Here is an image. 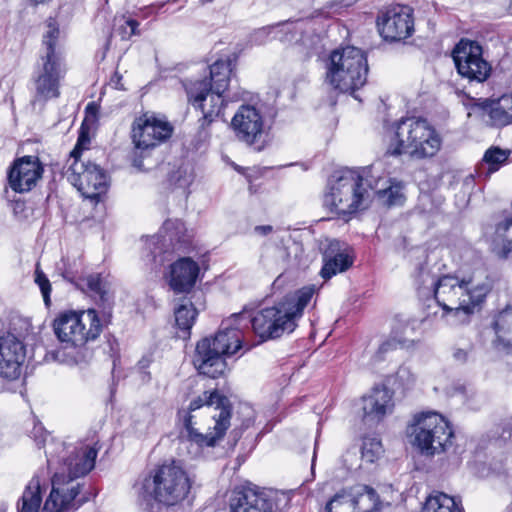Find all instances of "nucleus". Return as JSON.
<instances>
[{
	"instance_id": "obj_1",
	"label": "nucleus",
	"mask_w": 512,
	"mask_h": 512,
	"mask_svg": "<svg viewBox=\"0 0 512 512\" xmlns=\"http://www.w3.org/2000/svg\"><path fill=\"white\" fill-rule=\"evenodd\" d=\"M47 463L54 469L51 491L42 512H69L81 506L86 498H78L82 484L78 478L87 475L95 465L98 449L86 444L49 443Z\"/></svg>"
},
{
	"instance_id": "obj_2",
	"label": "nucleus",
	"mask_w": 512,
	"mask_h": 512,
	"mask_svg": "<svg viewBox=\"0 0 512 512\" xmlns=\"http://www.w3.org/2000/svg\"><path fill=\"white\" fill-rule=\"evenodd\" d=\"M231 405L216 390L205 391L177 413L179 438L199 448L214 447L230 427Z\"/></svg>"
},
{
	"instance_id": "obj_3",
	"label": "nucleus",
	"mask_w": 512,
	"mask_h": 512,
	"mask_svg": "<svg viewBox=\"0 0 512 512\" xmlns=\"http://www.w3.org/2000/svg\"><path fill=\"white\" fill-rule=\"evenodd\" d=\"M433 293L437 303L447 312H453L465 322L480 309L493 288V280L484 270H476L459 278L454 275L439 277Z\"/></svg>"
},
{
	"instance_id": "obj_4",
	"label": "nucleus",
	"mask_w": 512,
	"mask_h": 512,
	"mask_svg": "<svg viewBox=\"0 0 512 512\" xmlns=\"http://www.w3.org/2000/svg\"><path fill=\"white\" fill-rule=\"evenodd\" d=\"M316 288L305 286L270 307L259 310L252 318L245 313L234 314V320L243 321L245 327L252 325L254 333L262 341L277 339L283 334L292 333L297 327L305 307L311 301Z\"/></svg>"
},
{
	"instance_id": "obj_5",
	"label": "nucleus",
	"mask_w": 512,
	"mask_h": 512,
	"mask_svg": "<svg viewBox=\"0 0 512 512\" xmlns=\"http://www.w3.org/2000/svg\"><path fill=\"white\" fill-rule=\"evenodd\" d=\"M374 168L343 169L335 172L328 181L324 206L343 219L367 209L372 202Z\"/></svg>"
},
{
	"instance_id": "obj_6",
	"label": "nucleus",
	"mask_w": 512,
	"mask_h": 512,
	"mask_svg": "<svg viewBox=\"0 0 512 512\" xmlns=\"http://www.w3.org/2000/svg\"><path fill=\"white\" fill-rule=\"evenodd\" d=\"M243 321L234 320V314L222 321L213 337L200 340L196 345L193 363L200 374L210 378L223 376L228 370L226 357L244 347Z\"/></svg>"
},
{
	"instance_id": "obj_7",
	"label": "nucleus",
	"mask_w": 512,
	"mask_h": 512,
	"mask_svg": "<svg viewBox=\"0 0 512 512\" xmlns=\"http://www.w3.org/2000/svg\"><path fill=\"white\" fill-rule=\"evenodd\" d=\"M135 488L147 507L153 502L174 506L187 497L191 480L179 462L171 461L152 470Z\"/></svg>"
},
{
	"instance_id": "obj_8",
	"label": "nucleus",
	"mask_w": 512,
	"mask_h": 512,
	"mask_svg": "<svg viewBox=\"0 0 512 512\" xmlns=\"http://www.w3.org/2000/svg\"><path fill=\"white\" fill-rule=\"evenodd\" d=\"M231 72V60L220 59L210 66L209 80H188L183 83L189 103L203 114L200 120L202 128L220 115L224 107L223 93L228 88Z\"/></svg>"
},
{
	"instance_id": "obj_9",
	"label": "nucleus",
	"mask_w": 512,
	"mask_h": 512,
	"mask_svg": "<svg viewBox=\"0 0 512 512\" xmlns=\"http://www.w3.org/2000/svg\"><path fill=\"white\" fill-rule=\"evenodd\" d=\"M47 31L43 35L44 52L37 62L33 74V103L45 102L60 95V81L65 75V66L60 52L56 49L59 28L54 19L47 21Z\"/></svg>"
},
{
	"instance_id": "obj_10",
	"label": "nucleus",
	"mask_w": 512,
	"mask_h": 512,
	"mask_svg": "<svg viewBox=\"0 0 512 512\" xmlns=\"http://www.w3.org/2000/svg\"><path fill=\"white\" fill-rule=\"evenodd\" d=\"M441 143L438 132L427 120L405 118L397 123L387 154L399 156L406 153L414 159L431 158L438 153Z\"/></svg>"
},
{
	"instance_id": "obj_11",
	"label": "nucleus",
	"mask_w": 512,
	"mask_h": 512,
	"mask_svg": "<svg viewBox=\"0 0 512 512\" xmlns=\"http://www.w3.org/2000/svg\"><path fill=\"white\" fill-rule=\"evenodd\" d=\"M367 75V57L361 49L347 46L331 52L325 79L333 89L353 94L365 85Z\"/></svg>"
},
{
	"instance_id": "obj_12",
	"label": "nucleus",
	"mask_w": 512,
	"mask_h": 512,
	"mask_svg": "<svg viewBox=\"0 0 512 512\" xmlns=\"http://www.w3.org/2000/svg\"><path fill=\"white\" fill-rule=\"evenodd\" d=\"M408 433L412 446L426 457L444 453L453 445L454 432L449 421L435 411L415 414Z\"/></svg>"
},
{
	"instance_id": "obj_13",
	"label": "nucleus",
	"mask_w": 512,
	"mask_h": 512,
	"mask_svg": "<svg viewBox=\"0 0 512 512\" xmlns=\"http://www.w3.org/2000/svg\"><path fill=\"white\" fill-rule=\"evenodd\" d=\"M54 331L62 343L80 347L100 335L102 323L99 313L95 309H88L80 313L70 312L60 315L54 321Z\"/></svg>"
},
{
	"instance_id": "obj_14",
	"label": "nucleus",
	"mask_w": 512,
	"mask_h": 512,
	"mask_svg": "<svg viewBox=\"0 0 512 512\" xmlns=\"http://www.w3.org/2000/svg\"><path fill=\"white\" fill-rule=\"evenodd\" d=\"M171 125L154 116L144 114L138 117L132 126V140L135 145L133 166L139 170L147 169L140 158H144L150 149L167 140L172 134Z\"/></svg>"
},
{
	"instance_id": "obj_15",
	"label": "nucleus",
	"mask_w": 512,
	"mask_h": 512,
	"mask_svg": "<svg viewBox=\"0 0 512 512\" xmlns=\"http://www.w3.org/2000/svg\"><path fill=\"white\" fill-rule=\"evenodd\" d=\"M79 137L77 145L81 142ZM73 162L68 169L69 181L87 198H95L106 191L108 176L97 164L79 159L78 146L70 153Z\"/></svg>"
},
{
	"instance_id": "obj_16",
	"label": "nucleus",
	"mask_w": 512,
	"mask_h": 512,
	"mask_svg": "<svg viewBox=\"0 0 512 512\" xmlns=\"http://www.w3.org/2000/svg\"><path fill=\"white\" fill-rule=\"evenodd\" d=\"M231 127L236 138L261 151L267 143V127L264 116L252 105L239 107L231 120Z\"/></svg>"
},
{
	"instance_id": "obj_17",
	"label": "nucleus",
	"mask_w": 512,
	"mask_h": 512,
	"mask_svg": "<svg viewBox=\"0 0 512 512\" xmlns=\"http://www.w3.org/2000/svg\"><path fill=\"white\" fill-rule=\"evenodd\" d=\"M452 56L458 73L469 81L482 83L491 74V65L483 58V49L476 41L461 39Z\"/></svg>"
},
{
	"instance_id": "obj_18",
	"label": "nucleus",
	"mask_w": 512,
	"mask_h": 512,
	"mask_svg": "<svg viewBox=\"0 0 512 512\" xmlns=\"http://www.w3.org/2000/svg\"><path fill=\"white\" fill-rule=\"evenodd\" d=\"M190 244V236L184 223L179 219L167 220L164 222L160 233L146 239V248L150 251L152 259L162 252L185 251Z\"/></svg>"
},
{
	"instance_id": "obj_19",
	"label": "nucleus",
	"mask_w": 512,
	"mask_h": 512,
	"mask_svg": "<svg viewBox=\"0 0 512 512\" xmlns=\"http://www.w3.org/2000/svg\"><path fill=\"white\" fill-rule=\"evenodd\" d=\"M412 12V9L405 5H397L387 9L377 19L380 35L389 41H400L408 38L414 31Z\"/></svg>"
},
{
	"instance_id": "obj_20",
	"label": "nucleus",
	"mask_w": 512,
	"mask_h": 512,
	"mask_svg": "<svg viewBox=\"0 0 512 512\" xmlns=\"http://www.w3.org/2000/svg\"><path fill=\"white\" fill-rule=\"evenodd\" d=\"M321 250L323 266L320 275L325 280L346 271L353 264L352 249L345 242L337 239H326L322 243Z\"/></svg>"
},
{
	"instance_id": "obj_21",
	"label": "nucleus",
	"mask_w": 512,
	"mask_h": 512,
	"mask_svg": "<svg viewBox=\"0 0 512 512\" xmlns=\"http://www.w3.org/2000/svg\"><path fill=\"white\" fill-rule=\"evenodd\" d=\"M43 166L35 156H24L14 161L8 173L11 189L17 193L31 191L42 177Z\"/></svg>"
},
{
	"instance_id": "obj_22",
	"label": "nucleus",
	"mask_w": 512,
	"mask_h": 512,
	"mask_svg": "<svg viewBox=\"0 0 512 512\" xmlns=\"http://www.w3.org/2000/svg\"><path fill=\"white\" fill-rule=\"evenodd\" d=\"M25 359V348L22 342L13 334L0 337V375L14 380L21 374Z\"/></svg>"
},
{
	"instance_id": "obj_23",
	"label": "nucleus",
	"mask_w": 512,
	"mask_h": 512,
	"mask_svg": "<svg viewBox=\"0 0 512 512\" xmlns=\"http://www.w3.org/2000/svg\"><path fill=\"white\" fill-rule=\"evenodd\" d=\"M394 408L393 392L387 387H375L362 398V419L372 426L379 423Z\"/></svg>"
},
{
	"instance_id": "obj_24",
	"label": "nucleus",
	"mask_w": 512,
	"mask_h": 512,
	"mask_svg": "<svg viewBox=\"0 0 512 512\" xmlns=\"http://www.w3.org/2000/svg\"><path fill=\"white\" fill-rule=\"evenodd\" d=\"M274 500L264 491L249 487L235 488L231 493V512H274Z\"/></svg>"
},
{
	"instance_id": "obj_25",
	"label": "nucleus",
	"mask_w": 512,
	"mask_h": 512,
	"mask_svg": "<svg viewBox=\"0 0 512 512\" xmlns=\"http://www.w3.org/2000/svg\"><path fill=\"white\" fill-rule=\"evenodd\" d=\"M81 288L88 293L101 308L104 322H109L112 316L113 293L106 280L100 274H89L81 279Z\"/></svg>"
},
{
	"instance_id": "obj_26",
	"label": "nucleus",
	"mask_w": 512,
	"mask_h": 512,
	"mask_svg": "<svg viewBox=\"0 0 512 512\" xmlns=\"http://www.w3.org/2000/svg\"><path fill=\"white\" fill-rule=\"evenodd\" d=\"M199 265L189 257H182L170 266L169 285L176 293H187L195 285Z\"/></svg>"
},
{
	"instance_id": "obj_27",
	"label": "nucleus",
	"mask_w": 512,
	"mask_h": 512,
	"mask_svg": "<svg viewBox=\"0 0 512 512\" xmlns=\"http://www.w3.org/2000/svg\"><path fill=\"white\" fill-rule=\"evenodd\" d=\"M375 178L372 179V199L377 196L386 206H402L406 200L404 183L395 178L381 176L374 170Z\"/></svg>"
},
{
	"instance_id": "obj_28",
	"label": "nucleus",
	"mask_w": 512,
	"mask_h": 512,
	"mask_svg": "<svg viewBox=\"0 0 512 512\" xmlns=\"http://www.w3.org/2000/svg\"><path fill=\"white\" fill-rule=\"evenodd\" d=\"M378 500L376 491L367 485L357 484L349 489H343L336 493L326 504V512H332L335 503L349 504L353 509L360 508V504L369 508L374 506Z\"/></svg>"
},
{
	"instance_id": "obj_29",
	"label": "nucleus",
	"mask_w": 512,
	"mask_h": 512,
	"mask_svg": "<svg viewBox=\"0 0 512 512\" xmlns=\"http://www.w3.org/2000/svg\"><path fill=\"white\" fill-rule=\"evenodd\" d=\"M478 105L484 114L488 116L486 122L491 126L502 127L512 123V114L508 107L503 105V96L496 100H480Z\"/></svg>"
},
{
	"instance_id": "obj_30",
	"label": "nucleus",
	"mask_w": 512,
	"mask_h": 512,
	"mask_svg": "<svg viewBox=\"0 0 512 512\" xmlns=\"http://www.w3.org/2000/svg\"><path fill=\"white\" fill-rule=\"evenodd\" d=\"M42 503V486L39 476H33L17 502V512H39Z\"/></svg>"
},
{
	"instance_id": "obj_31",
	"label": "nucleus",
	"mask_w": 512,
	"mask_h": 512,
	"mask_svg": "<svg viewBox=\"0 0 512 512\" xmlns=\"http://www.w3.org/2000/svg\"><path fill=\"white\" fill-rule=\"evenodd\" d=\"M422 512H463V510L454 497L436 492L426 499Z\"/></svg>"
},
{
	"instance_id": "obj_32",
	"label": "nucleus",
	"mask_w": 512,
	"mask_h": 512,
	"mask_svg": "<svg viewBox=\"0 0 512 512\" xmlns=\"http://www.w3.org/2000/svg\"><path fill=\"white\" fill-rule=\"evenodd\" d=\"M303 20L285 21L276 24L275 39L284 44H292L301 40L304 32Z\"/></svg>"
},
{
	"instance_id": "obj_33",
	"label": "nucleus",
	"mask_w": 512,
	"mask_h": 512,
	"mask_svg": "<svg viewBox=\"0 0 512 512\" xmlns=\"http://www.w3.org/2000/svg\"><path fill=\"white\" fill-rule=\"evenodd\" d=\"M493 327L499 341L512 349V307L497 315Z\"/></svg>"
},
{
	"instance_id": "obj_34",
	"label": "nucleus",
	"mask_w": 512,
	"mask_h": 512,
	"mask_svg": "<svg viewBox=\"0 0 512 512\" xmlns=\"http://www.w3.org/2000/svg\"><path fill=\"white\" fill-rule=\"evenodd\" d=\"M413 277L417 289L424 295L434 293L439 278L431 272L425 263H420L416 267Z\"/></svg>"
},
{
	"instance_id": "obj_35",
	"label": "nucleus",
	"mask_w": 512,
	"mask_h": 512,
	"mask_svg": "<svg viewBox=\"0 0 512 512\" xmlns=\"http://www.w3.org/2000/svg\"><path fill=\"white\" fill-rule=\"evenodd\" d=\"M174 314L178 328L189 334L197 317V310L193 304L184 299L182 303L175 308Z\"/></svg>"
},
{
	"instance_id": "obj_36",
	"label": "nucleus",
	"mask_w": 512,
	"mask_h": 512,
	"mask_svg": "<svg viewBox=\"0 0 512 512\" xmlns=\"http://www.w3.org/2000/svg\"><path fill=\"white\" fill-rule=\"evenodd\" d=\"M382 444L377 437H364L361 446L362 459L368 463H374L382 454Z\"/></svg>"
},
{
	"instance_id": "obj_37",
	"label": "nucleus",
	"mask_w": 512,
	"mask_h": 512,
	"mask_svg": "<svg viewBox=\"0 0 512 512\" xmlns=\"http://www.w3.org/2000/svg\"><path fill=\"white\" fill-rule=\"evenodd\" d=\"M194 170L190 164H183L172 173L170 180L178 188L186 190L194 181Z\"/></svg>"
},
{
	"instance_id": "obj_38",
	"label": "nucleus",
	"mask_w": 512,
	"mask_h": 512,
	"mask_svg": "<svg viewBox=\"0 0 512 512\" xmlns=\"http://www.w3.org/2000/svg\"><path fill=\"white\" fill-rule=\"evenodd\" d=\"M508 157V151L500 149L499 147H491L485 152L483 161L489 165V173H493L507 161Z\"/></svg>"
},
{
	"instance_id": "obj_39",
	"label": "nucleus",
	"mask_w": 512,
	"mask_h": 512,
	"mask_svg": "<svg viewBox=\"0 0 512 512\" xmlns=\"http://www.w3.org/2000/svg\"><path fill=\"white\" fill-rule=\"evenodd\" d=\"M34 282L39 287V289L41 291V294H42V297H43L46 307H49L50 303H51L50 294H51L52 287H51V283H50L49 279L47 278L45 273L41 270L39 264L36 265V269L34 272Z\"/></svg>"
},
{
	"instance_id": "obj_40",
	"label": "nucleus",
	"mask_w": 512,
	"mask_h": 512,
	"mask_svg": "<svg viewBox=\"0 0 512 512\" xmlns=\"http://www.w3.org/2000/svg\"><path fill=\"white\" fill-rule=\"evenodd\" d=\"M139 22L128 18L125 19L124 17L121 18L118 23H116L115 33L120 35V37L123 40L129 39L133 35H139L140 31L138 30Z\"/></svg>"
},
{
	"instance_id": "obj_41",
	"label": "nucleus",
	"mask_w": 512,
	"mask_h": 512,
	"mask_svg": "<svg viewBox=\"0 0 512 512\" xmlns=\"http://www.w3.org/2000/svg\"><path fill=\"white\" fill-rule=\"evenodd\" d=\"M276 24L261 27L252 34V42L257 45H263L271 39H275Z\"/></svg>"
},
{
	"instance_id": "obj_42",
	"label": "nucleus",
	"mask_w": 512,
	"mask_h": 512,
	"mask_svg": "<svg viewBox=\"0 0 512 512\" xmlns=\"http://www.w3.org/2000/svg\"><path fill=\"white\" fill-rule=\"evenodd\" d=\"M416 377L408 366H400L395 374V381L402 388H409L415 383Z\"/></svg>"
},
{
	"instance_id": "obj_43",
	"label": "nucleus",
	"mask_w": 512,
	"mask_h": 512,
	"mask_svg": "<svg viewBox=\"0 0 512 512\" xmlns=\"http://www.w3.org/2000/svg\"><path fill=\"white\" fill-rule=\"evenodd\" d=\"M405 345V342L400 340V339H396V338H390V339H387L386 341H384L378 348V351L376 353V358L377 360H381L383 358V355L388 352V351H391V350H394L396 349L398 346H404Z\"/></svg>"
},
{
	"instance_id": "obj_44",
	"label": "nucleus",
	"mask_w": 512,
	"mask_h": 512,
	"mask_svg": "<svg viewBox=\"0 0 512 512\" xmlns=\"http://www.w3.org/2000/svg\"><path fill=\"white\" fill-rule=\"evenodd\" d=\"M493 253L502 260H506L512 256V241L504 240L499 244L494 245Z\"/></svg>"
},
{
	"instance_id": "obj_45",
	"label": "nucleus",
	"mask_w": 512,
	"mask_h": 512,
	"mask_svg": "<svg viewBox=\"0 0 512 512\" xmlns=\"http://www.w3.org/2000/svg\"><path fill=\"white\" fill-rule=\"evenodd\" d=\"M48 434L40 423H35L31 431V437L35 440L38 446L45 444Z\"/></svg>"
},
{
	"instance_id": "obj_46",
	"label": "nucleus",
	"mask_w": 512,
	"mask_h": 512,
	"mask_svg": "<svg viewBox=\"0 0 512 512\" xmlns=\"http://www.w3.org/2000/svg\"><path fill=\"white\" fill-rule=\"evenodd\" d=\"M470 351L471 345H467L466 348L453 347L452 357L458 363H465L468 359Z\"/></svg>"
},
{
	"instance_id": "obj_47",
	"label": "nucleus",
	"mask_w": 512,
	"mask_h": 512,
	"mask_svg": "<svg viewBox=\"0 0 512 512\" xmlns=\"http://www.w3.org/2000/svg\"><path fill=\"white\" fill-rule=\"evenodd\" d=\"M512 227V215L506 216L502 221L496 224V234L499 236L505 235L507 231Z\"/></svg>"
},
{
	"instance_id": "obj_48",
	"label": "nucleus",
	"mask_w": 512,
	"mask_h": 512,
	"mask_svg": "<svg viewBox=\"0 0 512 512\" xmlns=\"http://www.w3.org/2000/svg\"><path fill=\"white\" fill-rule=\"evenodd\" d=\"M99 113V105L95 102H90L85 108V121L93 122L96 120Z\"/></svg>"
},
{
	"instance_id": "obj_49",
	"label": "nucleus",
	"mask_w": 512,
	"mask_h": 512,
	"mask_svg": "<svg viewBox=\"0 0 512 512\" xmlns=\"http://www.w3.org/2000/svg\"><path fill=\"white\" fill-rule=\"evenodd\" d=\"M254 231L255 233L259 234V235H268L270 234L272 231H273V227L271 225H260V226H256L254 228Z\"/></svg>"
},
{
	"instance_id": "obj_50",
	"label": "nucleus",
	"mask_w": 512,
	"mask_h": 512,
	"mask_svg": "<svg viewBox=\"0 0 512 512\" xmlns=\"http://www.w3.org/2000/svg\"><path fill=\"white\" fill-rule=\"evenodd\" d=\"M121 79H122V76L116 72L111 79V81L114 83L115 88L124 89L121 84Z\"/></svg>"
},
{
	"instance_id": "obj_51",
	"label": "nucleus",
	"mask_w": 512,
	"mask_h": 512,
	"mask_svg": "<svg viewBox=\"0 0 512 512\" xmlns=\"http://www.w3.org/2000/svg\"><path fill=\"white\" fill-rule=\"evenodd\" d=\"M215 512H231V497L229 498V506L218 508Z\"/></svg>"
},
{
	"instance_id": "obj_52",
	"label": "nucleus",
	"mask_w": 512,
	"mask_h": 512,
	"mask_svg": "<svg viewBox=\"0 0 512 512\" xmlns=\"http://www.w3.org/2000/svg\"><path fill=\"white\" fill-rule=\"evenodd\" d=\"M206 103H207V108H211L210 97L208 96V94H206Z\"/></svg>"
},
{
	"instance_id": "obj_53",
	"label": "nucleus",
	"mask_w": 512,
	"mask_h": 512,
	"mask_svg": "<svg viewBox=\"0 0 512 512\" xmlns=\"http://www.w3.org/2000/svg\"><path fill=\"white\" fill-rule=\"evenodd\" d=\"M214 0H200V3L201 4H207V3H211L213 2Z\"/></svg>"
},
{
	"instance_id": "obj_54",
	"label": "nucleus",
	"mask_w": 512,
	"mask_h": 512,
	"mask_svg": "<svg viewBox=\"0 0 512 512\" xmlns=\"http://www.w3.org/2000/svg\"><path fill=\"white\" fill-rule=\"evenodd\" d=\"M507 512H512V508H509V509L507 510Z\"/></svg>"
},
{
	"instance_id": "obj_55",
	"label": "nucleus",
	"mask_w": 512,
	"mask_h": 512,
	"mask_svg": "<svg viewBox=\"0 0 512 512\" xmlns=\"http://www.w3.org/2000/svg\"><path fill=\"white\" fill-rule=\"evenodd\" d=\"M510 438H512V431L510 432Z\"/></svg>"
}]
</instances>
